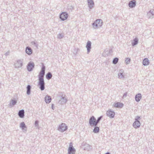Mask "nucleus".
I'll return each instance as SVG.
<instances>
[{
  "label": "nucleus",
  "mask_w": 154,
  "mask_h": 154,
  "mask_svg": "<svg viewBox=\"0 0 154 154\" xmlns=\"http://www.w3.org/2000/svg\"><path fill=\"white\" fill-rule=\"evenodd\" d=\"M26 94L28 95L30 94L31 93V87L30 85H28L26 88Z\"/></svg>",
  "instance_id": "b1692460"
},
{
  "label": "nucleus",
  "mask_w": 154,
  "mask_h": 154,
  "mask_svg": "<svg viewBox=\"0 0 154 154\" xmlns=\"http://www.w3.org/2000/svg\"><path fill=\"white\" fill-rule=\"evenodd\" d=\"M35 126H38V121L37 120L35 122Z\"/></svg>",
  "instance_id": "473e14b6"
},
{
  "label": "nucleus",
  "mask_w": 154,
  "mask_h": 154,
  "mask_svg": "<svg viewBox=\"0 0 154 154\" xmlns=\"http://www.w3.org/2000/svg\"><path fill=\"white\" fill-rule=\"evenodd\" d=\"M123 69H121L119 70V73L118 74L119 78L120 79L124 78V76L123 75Z\"/></svg>",
  "instance_id": "4be33fe9"
},
{
  "label": "nucleus",
  "mask_w": 154,
  "mask_h": 154,
  "mask_svg": "<svg viewBox=\"0 0 154 154\" xmlns=\"http://www.w3.org/2000/svg\"><path fill=\"white\" fill-rule=\"evenodd\" d=\"M52 76V74L51 72H48L46 75V78L48 80L51 79Z\"/></svg>",
  "instance_id": "bb28decb"
},
{
  "label": "nucleus",
  "mask_w": 154,
  "mask_h": 154,
  "mask_svg": "<svg viewBox=\"0 0 154 154\" xmlns=\"http://www.w3.org/2000/svg\"><path fill=\"white\" fill-rule=\"evenodd\" d=\"M138 39L137 38H135L133 40V42L132 43V45L133 46L137 45L138 43Z\"/></svg>",
  "instance_id": "cd10ccee"
},
{
  "label": "nucleus",
  "mask_w": 154,
  "mask_h": 154,
  "mask_svg": "<svg viewBox=\"0 0 154 154\" xmlns=\"http://www.w3.org/2000/svg\"><path fill=\"white\" fill-rule=\"evenodd\" d=\"M135 100L137 102H139L142 98L141 94L140 93H138L135 96Z\"/></svg>",
  "instance_id": "6ab92c4d"
},
{
  "label": "nucleus",
  "mask_w": 154,
  "mask_h": 154,
  "mask_svg": "<svg viewBox=\"0 0 154 154\" xmlns=\"http://www.w3.org/2000/svg\"><path fill=\"white\" fill-rule=\"evenodd\" d=\"M67 129V127L65 123H62L60 125L58 128V130L61 132H63Z\"/></svg>",
  "instance_id": "20e7f679"
},
{
  "label": "nucleus",
  "mask_w": 154,
  "mask_h": 154,
  "mask_svg": "<svg viewBox=\"0 0 154 154\" xmlns=\"http://www.w3.org/2000/svg\"><path fill=\"white\" fill-rule=\"evenodd\" d=\"M23 65V60H18L14 64L15 67L17 68H21Z\"/></svg>",
  "instance_id": "423d86ee"
},
{
  "label": "nucleus",
  "mask_w": 154,
  "mask_h": 154,
  "mask_svg": "<svg viewBox=\"0 0 154 154\" xmlns=\"http://www.w3.org/2000/svg\"><path fill=\"white\" fill-rule=\"evenodd\" d=\"M18 115L20 118H23L24 116V111L22 109L19 110L18 113Z\"/></svg>",
  "instance_id": "dca6fc26"
},
{
  "label": "nucleus",
  "mask_w": 154,
  "mask_h": 154,
  "mask_svg": "<svg viewBox=\"0 0 154 154\" xmlns=\"http://www.w3.org/2000/svg\"><path fill=\"white\" fill-rule=\"evenodd\" d=\"M102 117H103L102 116H101L100 117H99L97 118V120H96V121L97 125L99 122L101 120V119L102 118Z\"/></svg>",
  "instance_id": "7c9ffc66"
},
{
  "label": "nucleus",
  "mask_w": 154,
  "mask_h": 154,
  "mask_svg": "<svg viewBox=\"0 0 154 154\" xmlns=\"http://www.w3.org/2000/svg\"><path fill=\"white\" fill-rule=\"evenodd\" d=\"M136 1L135 0H133L130 1L128 3V6L131 8L134 7L136 5Z\"/></svg>",
  "instance_id": "9b49d317"
},
{
  "label": "nucleus",
  "mask_w": 154,
  "mask_h": 154,
  "mask_svg": "<svg viewBox=\"0 0 154 154\" xmlns=\"http://www.w3.org/2000/svg\"><path fill=\"white\" fill-rule=\"evenodd\" d=\"M102 25V20L100 19H97L92 24L93 28L95 29L101 27Z\"/></svg>",
  "instance_id": "f03ea898"
},
{
  "label": "nucleus",
  "mask_w": 154,
  "mask_h": 154,
  "mask_svg": "<svg viewBox=\"0 0 154 154\" xmlns=\"http://www.w3.org/2000/svg\"><path fill=\"white\" fill-rule=\"evenodd\" d=\"M94 129L93 130V131L94 133H97L100 131V128H99L97 126H94Z\"/></svg>",
  "instance_id": "a878e982"
},
{
  "label": "nucleus",
  "mask_w": 154,
  "mask_h": 154,
  "mask_svg": "<svg viewBox=\"0 0 154 154\" xmlns=\"http://www.w3.org/2000/svg\"><path fill=\"white\" fill-rule=\"evenodd\" d=\"M68 17V14L65 12H62L60 15V18L62 21L67 19Z\"/></svg>",
  "instance_id": "39448f33"
},
{
  "label": "nucleus",
  "mask_w": 154,
  "mask_h": 154,
  "mask_svg": "<svg viewBox=\"0 0 154 154\" xmlns=\"http://www.w3.org/2000/svg\"><path fill=\"white\" fill-rule=\"evenodd\" d=\"M91 43L90 41H88L86 46V47L87 48V53H88L91 51Z\"/></svg>",
  "instance_id": "ddd939ff"
},
{
  "label": "nucleus",
  "mask_w": 154,
  "mask_h": 154,
  "mask_svg": "<svg viewBox=\"0 0 154 154\" xmlns=\"http://www.w3.org/2000/svg\"><path fill=\"white\" fill-rule=\"evenodd\" d=\"M113 106L116 107L121 108L123 106V104L120 102H117L114 104Z\"/></svg>",
  "instance_id": "aec40b11"
},
{
  "label": "nucleus",
  "mask_w": 154,
  "mask_h": 154,
  "mask_svg": "<svg viewBox=\"0 0 154 154\" xmlns=\"http://www.w3.org/2000/svg\"><path fill=\"white\" fill-rule=\"evenodd\" d=\"M68 154H75V150L72 146H70L68 149Z\"/></svg>",
  "instance_id": "6e6552de"
},
{
  "label": "nucleus",
  "mask_w": 154,
  "mask_h": 154,
  "mask_svg": "<svg viewBox=\"0 0 154 154\" xmlns=\"http://www.w3.org/2000/svg\"><path fill=\"white\" fill-rule=\"evenodd\" d=\"M115 115V112L110 109L109 110L106 112L107 116L110 118H113L114 117Z\"/></svg>",
  "instance_id": "9d476101"
},
{
  "label": "nucleus",
  "mask_w": 154,
  "mask_h": 154,
  "mask_svg": "<svg viewBox=\"0 0 154 154\" xmlns=\"http://www.w3.org/2000/svg\"><path fill=\"white\" fill-rule=\"evenodd\" d=\"M147 17L149 18L152 19L154 17V10H151L148 12L147 15Z\"/></svg>",
  "instance_id": "1a4fd4ad"
},
{
  "label": "nucleus",
  "mask_w": 154,
  "mask_h": 154,
  "mask_svg": "<svg viewBox=\"0 0 154 154\" xmlns=\"http://www.w3.org/2000/svg\"><path fill=\"white\" fill-rule=\"evenodd\" d=\"M67 101V99L65 97L62 96L60 100L58 102V103L60 104H63L65 103Z\"/></svg>",
  "instance_id": "f8f14e48"
},
{
  "label": "nucleus",
  "mask_w": 154,
  "mask_h": 154,
  "mask_svg": "<svg viewBox=\"0 0 154 154\" xmlns=\"http://www.w3.org/2000/svg\"><path fill=\"white\" fill-rule=\"evenodd\" d=\"M45 101L46 103H50L51 100V98L50 96L47 95L45 97Z\"/></svg>",
  "instance_id": "412c9836"
},
{
  "label": "nucleus",
  "mask_w": 154,
  "mask_h": 154,
  "mask_svg": "<svg viewBox=\"0 0 154 154\" xmlns=\"http://www.w3.org/2000/svg\"><path fill=\"white\" fill-rule=\"evenodd\" d=\"M140 118V117L139 116H137L135 118V121H138V120Z\"/></svg>",
  "instance_id": "72a5a7b5"
},
{
  "label": "nucleus",
  "mask_w": 154,
  "mask_h": 154,
  "mask_svg": "<svg viewBox=\"0 0 154 154\" xmlns=\"http://www.w3.org/2000/svg\"><path fill=\"white\" fill-rule=\"evenodd\" d=\"M118 60L119 59L118 58L115 57L113 59L112 63L114 64H116L118 63Z\"/></svg>",
  "instance_id": "c85d7f7f"
},
{
  "label": "nucleus",
  "mask_w": 154,
  "mask_h": 154,
  "mask_svg": "<svg viewBox=\"0 0 154 154\" xmlns=\"http://www.w3.org/2000/svg\"><path fill=\"white\" fill-rule=\"evenodd\" d=\"M131 59L129 58H127L125 60L126 63L127 64H129L130 62Z\"/></svg>",
  "instance_id": "c756f323"
},
{
  "label": "nucleus",
  "mask_w": 154,
  "mask_h": 154,
  "mask_svg": "<svg viewBox=\"0 0 154 154\" xmlns=\"http://www.w3.org/2000/svg\"><path fill=\"white\" fill-rule=\"evenodd\" d=\"M89 124L91 126L97 125L96 119L94 116H92L89 119Z\"/></svg>",
  "instance_id": "7ed1b4c3"
},
{
  "label": "nucleus",
  "mask_w": 154,
  "mask_h": 154,
  "mask_svg": "<svg viewBox=\"0 0 154 154\" xmlns=\"http://www.w3.org/2000/svg\"><path fill=\"white\" fill-rule=\"evenodd\" d=\"M32 43H34V44H35V42H32Z\"/></svg>",
  "instance_id": "58836bf2"
},
{
  "label": "nucleus",
  "mask_w": 154,
  "mask_h": 154,
  "mask_svg": "<svg viewBox=\"0 0 154 154\" xmlns=\"http://www.w3.org/2000/svg\"><path fill=\"white\" fill-rule=\"evenodd\" d=\"M45 66L43 64H42L41 71L38 75V85L39 86V88L42 91L44 90L45 88V83L44 79V76L45 74Z\"/></svg>",
  "instance_id": "f257e3e1"
},
{
  "label": "nucleus",
  "mask_w": 154,
  "mask_h": 154,
  "mask_svg": "<svg viewBox=\"0 0 154 154\" xmlns=\"http://www.w3.org/2000/svg\"><path fill=\"white\" fill-rule=\"evenodd\" d=\"M54 105L53 104H52L51 106V108H52V109H54Z\"/></svg>",
  "instance_id": "e433bc0d"
},
{
  "label": "nucleus",
  "mask_w": 154,
  "mask_h": 154,
  "mask_svg": "<svg viewBox=\"0 0 154 154\" xmlns=\"http://www.w3.org/2000/svg\"><path fill=\"white\" fill-rule=\"evenodd\" d=\"M105 154H110V153L109 152H107Z\"/></svg>",
  "instance_id": "4c0bfd02"
},
{
  "label": "nucleus",
  "mask_w": 154,
  "mask_h": 154,
  "mask_svg": "<svg viewBox=\"0 0 154 154\" xmlns=\"http://www.w3.org/2000/svg\"><path fill=\"white\" fill-rule=\"evenodd\" d=\"M88 5L90 9H92L94 5V2L93 0H87Z\"/></svg>",
  "instance_id": "4468645a"
},
{
  "label": "nucleus",
  "mask_w": 154,
  "mask_h": 154,
  "mask_svg": "<svg viewBox=\"0 0 154 154\" xmlns=\"http://www.w3.org/2000/svg\"><path fill=\"white\" fill-rule=\"evenodd\" d=\"M26 52L27 54L30 55L32 53V50L30 47H27L26 48Z\"/></svg>",
  "instance_id": "a211bd4d"
},
{
  "label": "nucleus",
  "mask_w": 154,
  "mask_h": 154,
  "mask_svg": "<svg viewBox=\"0 0 154 154\" xmlns=\"http://www.w3.org/2000/svg\"><path fill=\"white\" fill-rule=\"evenodd\" d=\"M57 37V38L61 39L63 37V35L62 34L59 33L58 34Z\"/></svg>",
  "instance_id": "2f4dec72"
},
{
  "label": "nucleus",
  "mask_w": 154,
  "mask_h": 154,
  "mask_svg": "<svg viewBox=\"0 0 154 154\" xmlns=\"http://www.w3.org/2000/svg\"><path fill=\"white\" fill-rule=\"evenodd\" d=\"M127 93L126 92L124 93L123 95V97H125L127 96Z\"/></svg>",
  "instance_id": "c9c22d12"
},
{
  "label": "nucleus",
  "mask_w": 154,
  "mask_h": 154,
  "mask_svg": "<svg viewBox=\"0 0 154 154\" xmlns=\"http://www.w3.org/2000/svg\"><path fill=\"white\" fill-rule=\"evenodd\" d=\"M20 128H21L22 130L26 131L27 127L24 122L20 123Z\"/></svg>",
  "instance_id": "f3484780"
},
{
  "label": "nucleus",
  "mask_w": 154,
  "mask_h": 154,
  "mask_svg": "<svg viewBox=\"0 0 154 154\" xmlns=\"http://www.w3.org/2000/svg\"><path fill=\"white\" fill-rule=\"evenodd\" d=\"M143 63L144 66L148 65L149 63V60L147 58H145L143 61Z\"/></svg>",
  "instance_id": "393cba45"
},
{
  "label": "nucleus",
  "mask_w": 154,
  "mask_h": 154,
  "mask_svg": "<svg viewBox=\"0 0 154 154\" xmlns=\"http://www.w3.org/2000/svg\"><path fill=\"white\" fill-rule=\"evenodd\" d=\"M17 103L16 100L13 99H11V101L9 103V106L10 108L12 107L14 105H15Z\"/></svg>",
  "instance_id": "5701e85b"
},
{
  "label": "nucleus",
  "mask_w": 154,
  "mask_h": 154,
  "mask_svg": "<svg viewBox=\"0 0 154 154\" xmlns=\"http://www.w3.org/2000/svg\"><path fill=\"white\" fill-rule=\"evenodd\" d=\"M140 122L139 121H135L133 124V126L134 128H137L140 127Z\"/></svg>",
  "instance_id": "2eb2a0df"
},
{
  "label": "nucleus",
  "mask_w": 154,
  "mask_h": 154,
  "mask_svg": "<svg viewBox=\"0 0 154 154\" xmlns=\"http://www.w3.org/2000/svg\"><path fill=\"white\" fill-rule=\"evenodd\" d=\"M34 66L35 64L34 63L32 62L29 63L27 66V70L29 72L31 71L34 68Z\"/></svg>",
  "instance_id": "0eeeda50"
},
{
  "label": "nucleus",
  "mask_w": 154,
  "mask_h": 154,
  "mask_svg": "<svg viewBox=\"0 0 154 154\" xmlns=\"http://www.w3.org/2000/svg\"><path fill=\"white\" fill-rule=\"evenodd\" d=\"M9 52H10L9 51H8L7 52H6L5 53V56H7L9 54Z\"/></svg>",
  "instance_id": "f704fd0d"
}]
</instances>
